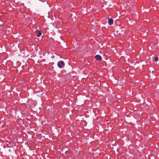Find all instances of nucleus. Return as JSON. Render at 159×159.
<instances>
[{
	"label": "nucleus",
	"instance_id": "nucleus-1",
	"mask_svg": "<svg viewBox=\"0 0 159 159\" xmlns=\"http://www.w3.org/2000/svg\"><path fill=\"white\" fill-rule=\"evenodd\" d=\"M95 58L97 60L99 61H101L102 60V57L99 55H97L95 56Z\"/></svg>",
	"mask_w": 159,
	"mask_h": 159
},
{
	"label": "nucleus",
	"instance_id": "nucleus-2",
	"mask_svg": "<svg viewBox=\"0 0 159 159\" xmlns=\"http://www.w3.org/2000/svg\"><path fill=\"white\" fill-rule=\"evenodd\" d=\"M58 66L59 67L61 68L64 66V62L62 61H60L58 63Z\"/></svg>",
	"mask_w": 159,
	"mask_h": 159
},
{
	"label": "nucleus",
	"instance_id": "nucleus-3",
	"mask_svg": "<svg viewBox=\"0 0 159 159\" xmlns=\"http://www.w3.org/2000/svg\"><path fill=\"white\" fill-rule=\"evenodd\" d=\"M36 34H37L36 36H37V37H39L42 34V33H41V31H39L38 30H37L36 31Z\"/></svg>",
	"mask_w": 159,
	"mask_h": 159
},
{
	"label": "nucleus",
	"instance_id": "nucleus-4",
	"mask_svg": "<svg viewBox=\"0 0 159 159\" xmlns=\"http://www.w3.org/2000/svg\"><path fill=\"white\" fill-rule=\"evenodd\" d=\"M108 23L110 25H111L113 24V20L111 18L109 19L108 20Z\"/></svg>",
	"mask_w": 159,
	"mask_h": 159
},
{
	"label": "nucleus",
	"instance_id": "nucleus-5",
	"mask_svg": "<svg viewBox=\"0 0 159 159\" xmlns=\"http://www.w3.org/2000/svg\"><path fill=\"white\" fill-rule=\"evenodd\" d=\"M158 57H154L153 61H156L158 60Z\"/></svg>",
	"mask_w": 159,
	"mask_h": 159
}]
</instances>
